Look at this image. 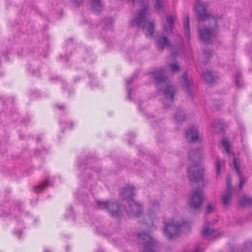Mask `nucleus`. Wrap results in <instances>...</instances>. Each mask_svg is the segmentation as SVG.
<instances>
[{"label": "nucleus", "instance_id": "32", "mask_svg": "<svg viewBox=\"0 0 252 252\" xmlns=\"http://www.w3.org/2000/svg\"><path fill=\"white\" fill-rule=\"evenodd\" d=\"M236 83L237 85L238 86V87H241V85L242 84V83L238 78L236 80Z\"/></svg>", "mask_w": 252, "mask_h": 252}, {"label": "nucleus", "instance_id": "26", "mask_svg": "<svg viewBox=\"0 0 252 252\" xmlns=\"http://www.w3.org/2000/svg\"><path fill=\"white\" fill-rule=\"evenodd\" d=\"M240 204L242 205H247L252 203V198L249 197L246 195H244L240 199Z\"/></svg>", "mask_w": 252, "mask_h": 252}, {"label": "nucleus", "instance_id": "7", "mask_svg": "<svg viewBox=\"0 0 252 252\" xmlns=\"http://www.w3.org/2000/svg\"><path fill=\"white\" fill-rule=\"evenodd\" d=\"M96 203L97 208L108 210L112 216H117L119 215L120 207L117 203L97 200Z\"/></svg>", "mask_w": 252, "mask_h": 252}, {"label": "nucleus", "instance_id": "23", "mask_svg": "<svg viewBox=\"0 0 252 252\" xmlns=\"http://www.w3.org/2000/svg\"><path fill=\"white\" fill-rule=\"evenodd\" d=\"M215 164L216 167L217 177H219L221 173V168L224 165V161L223 160H220L218 159L216 161Z\"/></svg>", "mask_w": 252, "mask_h": 252}, {"label": "nucleus", "instance_id": "19", "mask_svg": "<svg viewBox=\"0 0 252 252\" xmlns=\"http://www.w3.org/2000/svg\"><path fill=\"white\" fill-rule=\"evenodd\" d=\"M227 182L228 190H229L230 189V179L229 178L227 179ZM231 197V194L230 190H228L226 193L223 194L222 196V203L224 206H227L229 204Z\"/></svg>", "mask_w": 252, "mask_h": 252}, {"label": "nucleus", "instance_id": "17", "mask_svg": "<svg viewBox=\"0 0 252 252\" xmlns=\"http://www.w3.org/2000/svg\"><path fill=\"white\" fill-rule=\"evenodd\" d=\"M233 165H234V168L236 170L237 174L239 175V186L240 188H241L243 186V184L245 181L244 179L242 177V176L241 175L240 171L239 170V166H240V161L238 159L236 158H233Z\"/></svg>", "mask_w": 252, "mask_h": 252}, {"label": "nucleus", "instance_id": "38", "mask_svg": "<svg viewBox=\"0 0 252 252\" xmlns=\"http://www.w3.org/2000/svg\"><path fill=\"white\" fill-rule=\"evenodd\" d=\"M172 55L173 56H175V55H176V54H173V53H172Z\"/></svg>", "mask_w": 252, "mask_h": 252}, {"label": "nucleus", "instance_id": "1", "mask_svg": "<svg viewBox=\"0 0 252 252\" xmlns=\"http://www.w3.org/2000/svg\"><path fill=\"white\" fill-rule=\"evenodd\" d=\"M166 73L164 69L161 68L153 71L151 75L157 83L158 90L163 93L164 96L162 99L163 104L165 107L168 108L173 102L176 89L174 86L167 83L165 77Z\"/></svg>", "mask_w": 252, "mask_h": 252}, {"label": "nucleus", "instance_id": "22", "mask_svg": "<svg viewBox=\"0 0 252 252\" xmlns=\"http://www.w3.org/2000/svg\"><path fill=\"white\" fill-rule=\"evenodd\" d=\"M185 118V113L182 110H178L174 115V119L178 123L183 121Z\"/></svg>", "mask_w": 252, "mask_h": 252}, {"label": "nucleus", "instance_id": "12", "mask_svg": "<svg viewBox=\"0 0 252 252\" xmlns=\"http://www.w3.org/2000/svg\"><path fill=\"white\" fill-rule=\"evenodd\" d=\"M216 31L215 29L205 28L204 30H198L200 38L203 41L209 43L215 36Z\"/></svg>", "mask_w": 252, "mask_h": 252}, {"label": "nucleus", "instance_id": "20", "mask_svg": "<svg viewBox=\"0 0 252 252\" xmlns=\"http://www.w3.org/2000/svg\"><path fill=\"white\" fill-rule=\"evenodd\" d=\"M189 156L190 158H191L195 161H198V160L201 159V152L199 150L192 151L189 152Z\"/></svg>", "mask_w": 252, "mask_h": 252}, {"label": "nucleus", "instance_id": "25", "mask_svg": "<svg viewBox=\"0 0 252 252\" xmlns=\"http://www.w3.org/2000/svg\"><path fill=\"white\" fill-rule=\"evenodd\" d=\"M189 18L188 16H187L184 19V31L187 37H189Z\"/></svg>", "mask_w": 252, "mask_h": 252}, {"label": "nucleus", "instance_id": "14", "mask_svg": "<svg viewBox=\"0 0 252 252\" xmlns=\"http://www.w3.org/2000/svg\"><path fill=\"white\" fill-rule=\"evenodd\" d=\"M73 2L77 4H81L84 0H71ZM90 3L92 9L95 12L100 11L103 9L102 4L100 0H90Z\"/></svg>", "mask_w": 252, "mask_h": 252}, {"label": "nucleus", "instance_id": "33", "mask_svg": "<svg viewBox=\"0 0 252 252\" xmlns=\"http://www.w3.org/2000/svg\"><path fill=\"white\" fill-rule=\"evenodd\" d=\"M133 81V78H130L129 79H128L126 81V83L127 85L129 84L130 83H131Z\"/></svg>", "mask_w": 252, "mask_h": 252}, {"label": "nucleus", "instance_id": "9", "mask_svg": "<svg viewBox=\"0 0 252 252\" xmlns=\"http://www.w3.org/2000/svg\"><path fill=\"white\" fill-rule=\"evenodd\" d=\"M159 204L158 202L151 201L148 207V213L146 215V219H149V221L146 222L147 224L151 226H154V220L156 218V213L159 210Z\"/></svg>", "mask_w": 252, "mask_h": 252}, {"label": "nucleus", "instance_id": "15", "mask_svg": "<svg viewBox=\"0 0 252 252\" xmlns=\"http://www.w3.org/2000/svg\"><path fill=\"white\" fill-rule=\"evenodd\" d=\"M202 235L206 238L209 239H214L219 237V233L208 226H204L202 230Z\"/></svg>", "mask_w": 252, "mask_h": 252}, {"label": "nucleus", "instance_id": "36", "mask_svg": "<svg viewBox=\"0 0 252 252\" xmlns=\"http://www.w3.org/2000/svg\"><path fill=\"white\" fill-rule=\"evenodd\" d=\"M44 252H51L50 250H46V249H45L44 250Z\"/></svg>", "mask_w": 252, "mask_h": 252}, {"label": "nucleus", "instance_id": "29", "mask_svg": "<svg viewBox=\"0 0 252 252\" xmlns=\"http://www.w3.org/2000/svg\"><path fill=\"white\" fill-rule=\"evenodd\" d=\"M155 8L158 11H161L163 8V2L161 0H155Z\"/></svg>", "mask_w": 252, "mask_h": 252}, {"label": "nucleus", "instance_id": "18", "mask_svg": "<svg viewBox=\"0 0 252 252\" xmlns=\"http://www.w3.org/2000/svg\"><path fill=\"white\" fill-rule=\"evenodd\" d=\"M157 43L159 48L162 49L165 47L170 48L171 46V44L168 41L166 37L162 36L159 37L157 40Z\"/></svg>", "mask_w": 252, "mask_h": 252}, {"label": "nucleus", "instance_id": "39", "mask_svg": "<svg viewBox=\"0 0 252 252\" xmlns=\"http://www.w3.org/2000/svg\"><path fill=\"white\" fill-rule=\"evenodd\" d=\"M70 127L72 125V123H70Z\"/></svg>", "mask_w": 252, "mask_h": 252}, {"label": "nucleus", "instance_id": "30", "mask_svg": "<svg viewBox=\"0 0 252 252\" xmlns=\"http://www.w3.org/2000/svg\"><path fill=\"white\" fill-rule=\"evenodd\" d=\"M214 210V207L211 203H208L207 206L206 212L207 214L211 213Z\"/></svg>", "mask_w": 252, "mask_h": 252}, {"label": "nucleus", "instance_id": "24", "mask_svg": "<svg viewBox=\"0 0 252 252\" xmlns=\"http://www.w3.org/2000/svg\"><path fill=\"white\" fill-rule=\"evenodd\" d=\"M49 185V180L48 179H46L43 184L35 186L33 188V190L36 192H40L42 190H43L46 187H47Z\"/></svg>", "mask_w": 252, "mask_h": 252}, {"label": "nucleus", "instance_id": "6", "mask_svg": "<svg viewBox=\"0 0 252 252\" xmlns=\"http://www.w3.org/2000/svg\"><path fill=\"white\" fill-rule=\"evenodd\" d=\"M203 201V194L201 189H197L193 191L189 200V205L191 208L198 209Z\"/></svg>", "mask_w": 252, "mask_h": 252}, {"label": "nucleus", "instance_id": "11", "mask_svg": "<svg viewBox=\"0 0 252 252\" xmlns=\"http://www.w3.org/2000/svg\"><path fill=\"white\" fill-rule=\"evenodd\" d=\"M176 15H168L165 20L162 21L163 32L168 34L172 32L174 22L176 21Z\"/></svg>", "mask_w": 252, "mask_h": 252}, {"label": "nucleus", "instance_id": "37", "mask_svg": "<svg viewBox=\"0 0 252 252\" xmlns=\"http://www.w3.org/2000/svg\"><path fill=\"white\" fill-rule=\"evenodd\" d=\"M70 213L72 214L73 213V212L71 210H70Z\"/></svg>", "mask_w": 252, "mask_h": 252}, {"label": "nucleus", "instance_id": "2", "mask_svg": "<svg viewBox=\"0 0 252 252\" xmlns=\"http://www.w3.org/2000/svg\"><path fill=\"white\" fill-rule=\"evenodd\" d=\"M132 1L134 3H139L141 10L138 12L137 16L131 21V25L145 29L146 36H151L154 32L155 24L153 22L149 21L146 16L148 9L149 0H132Z\"/></svg>", "mask_w": 252, "mask_h": 252}, {"label": "nucleus", "instance_id": "21", "mask_svg": "<svg viewBox=\"0 0 252 252\" xmlns=\"http://www.w3.org/2000/svg\"><path fill=\"white\" fill-rule=\"evenodd\" d=\"M202 77L208 84L212 83L215 80L212 72L209 71L205 72L203 74Z\"/></svg>", "mask_w": 252, "mask_h": 252}, {"label": "nucleus", "instance_id": "34", "mask_svg": "<svg viewBox=\"0 0 252 252\" xmlns=\"http://www.w3.org/2000/svg\"><path fill=\"white\" fill-rule=\"evenodd\" d=\"M21 232L18 233L17 234V236L19 238H20V237H21Z\"/></svg>", "mask_w": 252, "mask_h": 252}, {"label": "nucleus", "instance_id": "5", "mask_svg": "<svg viewBox=\"0 0 252 252\" xmlns=\"http://www.w3.org/2000/svg\"><path fill=\"white\" fill-rule=\"evenodd\" d=\"M138 239L143 244L144 249L143 252H156V242L149 234L146 233L139 234Z\"/></svg>", "mask_w": 252, "mask_h": 252}, {"label": "nucleus", "instance_id": "35", "mask_svg": "<svg viewBox=\"0 0 252 252\" xmlns=\"http://www.w3.org/2000/svg\"><path fill=\"white\" fill-rule=\"evenodd\" d=\"M127 90H128V97H129V96H130V90H129V89L128 88V87H127Z\"/></svg>", "mask_w": 252, "mask_h": 252}, {"label": "nucleus", "instance_id": "3", "mask_svg": "<svg viewBox=\"0 0 252 252\" xmlns=\"http://www.w3.org/2000/svg\"><path fill=\"white\" fill-rule=\"evenodd\" d=\"M122 197L127 199L129 206L126 211L130 215L139 217L142 212V207L140 204L133 199L134 194V188L132 186L128 185L123 189V191L120 193Z\"/></svg>", "mask_w": 252, "mask_h": 252}, {"label": "nucleus", "instance_id": "4", "mask_svg": "<svg viewBox=\"0 0 252 252\" xmlns=\"http://www.w3.org/2000/svg\"><path fill=\"white\" fill-rule=\"evenodd\" d=\"M188 226V223L182 218L176 217L170 221L164 223V233L167 239H170Z\"/></svg>", "mask_w": 252, "mask_h": 252}, {"label": "nucleus", "instance_id": "10", "mask_svg": "<svg viewBox=\"0 0 252 252\" xmlns=\"http://www.w3.org/2000/svg\"><path fill=\"white\" fill-rule=\"evenodd\" d=\"M195 10L199 20L205 21L210 18V15L206 11L205 4L200 0H197L195 3Z\"/></svg>", "mask_w": 252, "mask_h": 252}, {"label": "nucleus", "instance_id": "31", "mask_svg": "<svg viewBox=\"0 0 252 252\" xmlns=\"http://www.w3.org/2000/svg\"><path fill=\"white\" fill-rule=\"evenodd\" d=\"M246 247L249 249L250 251L252 252V241L247 242L246 243Z\"/></svg>", "mask_w": 252, "mask_h": 252}, {"label": "nucleus", "instance_id": "8", "mask_svg": "<svg viewBox=\"0 0 252 252\" xmlns=\"http://www.w3.org/2000/svg\"><path fill=\"white\" fill-rule=\"evenodd\" d=\"M188 175L191 182L202 181L203 177V170L198 164H195L188 169Z\"/></svg>", "mask_w": 252, "mask_h": 252}, {"label": "nucleus", "instance_id": "13", "mask_svg": "<svg viewBox=\"0 0 252 252\" xmlns=\"http://www.w3.org/2000/svg\"><path fill=\"white\" fill-rule=\"evenodd\" d=\"M186 138L190 142H194L199 140L198 133L195 126H191L186 131Z\"/></svg>", "mask_w": 252, "mask_h": 252}, {"label": "nucleus", "instance_id": "16", "mask_svg": "<svg viewBox=\"0 0 252 252\" xmlns=\"http://www.w3.org/2000/svg\"><path fill=\"white\" fill-rule=\"evenodd\" d=\"M181 81L184 89L186 90L187 93L189 94L192 84V80L188 79L186 73H185L182 75L181 78Z\"/></svg>", "mask_w": 252, "mask_h": 252}, {"label": "nucleus", "instance_id": "28", "mask_svg": "<svg viewBox=\"0 0 252 252\" xmlns=\"http://www.w3.org/2000/svg\"><path fill=\"white\" fill-rule=\"evenodd\" d=\"M170 70L172 72H176L179 70L180 67L176 63H170L169 64Z\"/></svg>", "mask_w": 252, "mask_h": 252}, {"label": "nucleus", "instance_id": "27", "mask_svg": "<svg viewBox=\"0 0 252 252\" xmlns=\"http://www.w3.org/2000/svg\"><path fill=\"white\" fill-rule=\"evenodd\" d=\"M221 144L224 149L225 150L226 153L227 154H229L230 151H229V147H230V144L228 141L226 140L225 139H223L221 142Z\"/></svg>", "mask_w": 252, "mask_h": 252}]
</instances>
